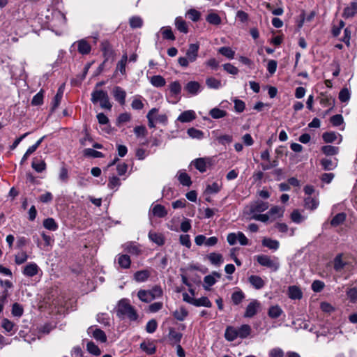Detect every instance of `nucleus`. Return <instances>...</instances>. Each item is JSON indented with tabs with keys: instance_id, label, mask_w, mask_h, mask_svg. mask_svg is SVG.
Segmentation results:
<instances>
[{
	"instance_id": "09e8293b",
	"label": "nucleus",
	"mask_w": 357,
	"mask_h": 357,
	"mask_svg": "<svg viewBox=\"0 0 357 357\" xmlns=\"http://www.w3.org/2000/svg\"><path fill=\"white\" fill-rule=\"evenodd\" d=\"M206 20L211 24L213 25H219L221 23V18L220 17L215 13H209Z\"/></svg>"
},
{
	"instance_id": "de8ad7c7",
	"label": "nucleus",
	"mask_w": 357,
	"mask_h": 357,
	"mask_svg": "<svg viewBox=\"0 0 357 357\" xmlns=\"http://www.w3.org/2000/svg\"><path fill=\"white\" fill-rule=\"evenodd\" d=\"M170 93L174 96H178L181 92V85L178 81H174L169 85Z\"/></svg>"
},
{
	"instance_id": "4c0bfd02",
	"label": "nucleus",
	"mask_w": 357,
	"mask_h": 357,
	"mask_svg": "<svg viewBox=\"0 0 357 357\" xmlns=\"http://www.w3.org/2000/svg\"><path fill=\"white\" fill-rule=\"evenodd\" d=\"M346 214L344 213H339L335 215L331 221V225L333 227L339 226L346 220Z\"/></svg>"
},
{
	"instance_id": "58836bf2",
	"label": "nucleus",
	"mask_w": 357,
	"mask_h": 357,
	"mask_svg": "<svg viewBox=\"0 0 357 357\" xmlns=\"http://www.w3.org/2000/svg\"><path fill=\"white\" fill-rule=\"evenodd\" d=\"M237 332L239 337L245 338L250 335L251 327L248 324H243L237 329Z\"/></svg>"
},
{
	"instance_id": "4468645a",
	"label": "nucleus",
	"mask_w": 357,
	"mask_h": 357,
	"mask_svg": "<svg viewBox=\"0 0 357 357\" xmlns=\"http://www.w3.org/2000/svg\"><path fill=\"white\" fill-rule=\"evenodd\" d=\"M77 50L82 54H88L90 53L91 47L90 44L84 39L79 40L77 42Z\"/></svg>"
},
{
	"instance_id": "9b49d317",
	"label": "nucleus",
	"mask_w": 357,
	"mask_h": 357,
	"mask_svg": "<svg viewBox=\"0 0 357 357\" xmlns=\"http://www.w3.org/2000/svg\"><path fill=\"white\" fill-rule=\"evenodd\" d=\"M357 13V2L354 1L349 6L344 8L342 17L344 18L353 17Z\"/></svg>"
},
{
	"instance_id": "680f3d73",
	"label": "nucleus",
	"mask_w": 357,
	"mask_h": 357,
	"mask_svg": "<svg viewBox=\"0 0 357 357\" xmlns=\"http://www.w3.org/2000/svg\"><path fill=\"white\" fill-rule=\"evenodd\" d=\"M23 312H24V310H23L22 306L20 304L15 303L13 305L12 314L13 316L20 317L23 314Z\"/></svg>"
},
{
	"instance_id": "a19ab883",
	"label": "nucleus",
	"mask_w": 357,
	"mask_h": 357,
	"mask_svg": "<svg viewBox=\"0 0 357 357\" xmlns=\"http://www.w3.org/2000/svg\"><path fill=\"white\" fill-rule=\"evenodd\" d=\"M137 296L142 302L145 303H150L153 300V297L151 296L148 290H139Z\"/></svg>"
},
{
	"instance_id": "bf43d9fd",
	"label": "nucleus",
	"mask_w": 357,
	"mask_h": 357,
	"mask_svg": "<svg viewBox=\"0 0 357 357\" xmlns=\"http://www.w3.org/2000/svg\"><path fill=\"white\" fill-rule=\"evenodd\" d=\"M28 255L22 251L15 256V262L17 265L24 264L28 259Z\"/></svg>"
},
{
	"instance_id": "b1692460",
	"label": "nucleus",
	"mask_w": 357,
	"mask_h": 357,
	"mask_svg": "<svg viewBox=\"0 0 357 357\" xmlns=\"http://www.w3.org/2000/svg\"><path fill=\"white\" fill-rule=\"evenodd\" d=\"M238 337L237 329L232 326L227 327L225 333V337L227 340L231 342L236 340Z\"/></svg>"
},
{
	"instance_id": "cd10ccee",
	"label": "nucleus",
	"mask_w": 357,
	"mask_h": 357,
	"mask_svg": "<svg viewBox=\"0 0 357 357\" xmlns=\"http://www.w3.org/2000/svg\"><path fill=\"white\" fill-rule=\"evenodd\" d=\"M192 164H193L195 167L202 173L206 171V162L204 158L195 159L192 162Z\"/></svg>"
},
{
	"instance_id": "79ce46f5",
	"label": "nucleus",
	"mask_w": 357,
	"mask_h": 357,
	"mask_svg": "<svg viewBox=\"0 0 357 357\" xmlns=\"http://www.w3.org/2000/svg\"><path fill=\"white\" fill-rule=\"evenodd\" d=\"M128 61V56L124 54L121 60L117 63L116 71H120L122 75L126 74V66Z\"/></svg>"
},
{
	"instance_id": "aec40b11",
	"label": "nucleus",
	"mask_w": 357,
	"mask_h": 357,
	"mask_svg": "<svg viewBox=\"0 0 357 357\" xmlns=\"http://www.w3.org/2000/svg\"><path fill=\"white\" fill-rule=\"evenodd\" d=\"M93 337L100 342H105L107 341V336L103 331L100 328L93 329L91 327L89 328V331H92Z\"/></svg>"
},
{
	"instance_id": "f257e3e1",
	"label": "nucleus",
	"mask_w": 357,
	"mask_h": 357,
	"mask_svg": "<svg viewBox=\"0 0 357 357\" xmlns=\"http://www.w3.org/2000/svg\"><path fill=\"white\" fill-rule=\"evenodd\" d=\"M116 315L120 319L127 317L130 321H136L138 314L134 307L129 303L128 299H121L119 301L116 309Z\"/></svg>"
},
{
	"instance_id": "c756f323",
	"label": "nucleus",
	"mask_w": 357,
	"mask_h": 357,
	"mask_svg": "<svg viewBox=\"0 0 357 357\" xmlns=\"http://www.w3.org/2000/svg\"><path fill=\"white\" fill-rule=\"evenodd\" d=\"M342 254H339L334 259L333 267L335 271L337 272L342 271L347 265V263L342 261Z\"/></svg>"
},
{
	"instance_id": "f8f14e48",
	"label": "nucleus",
	"mask_w": 357,
	"mask_h": 357,
	"mask_svg": "<svg viewBox=\"0 0 357 357\" xmlns=\"http://www.w3.org/2000/svg\"><path fill=\"white\" fill-rule=\"evenodd\" d=\"M39 268L35 263H30L25 266L22 271L23 274L28 277H33L38 273Z\"/></svg>"
},
{
	"instance_id": "412c9836",
	"label": "nucleus",
	"mask_w": 357,
	"mask_h": 357,
	"mask_svg": "<svg viewBox=\"0 0 357 357\" xmlns=\"http://www.w3.org/2000/svg\"><path fill=\"white\" fill-rule=\"evenodd\" d=\"M117 262L123 268H128L130 266L131 260L128 255H119L117 256Z\"/></svg>"
},
{
	"instance_id": "c03bdc74",
	"label": "nucleus",
	"mask_w": 357,
	"mask_h": 357,
	"mask_svg": "<svg viewBox=\"0 0 357 357\" xmlns=\"http://www.w3.org/2000/svg\"><path fill=\"white\" fill-rule=\"evenodd\" d=\"M320 104L324 107H331V108H333L335 104V100L331 96L321 93Z\"/></svg>"
},
{
	"instance_id": "338daca9",
	"label": "nucleus",
	"mask_w": 357,
	"mask_h": 357,
	"mask_svg": "<svg viewBox=\"0 0 357 357\" xmlns=\"http://www.w3.org/2000/svg\"><path fill=\"white\" fill-rule=\"evenodd\" d=\"M125 250L132 255H138L140 252L139 248L132 243H127L125 245Z\"/></svg>"
},
{
	"instance_id": "423d86ee",
	"label": "nucleus",
	"mask_w": 357,
	"mask_h": 357,
	"mask_svg": "<svg viewBox=\"0 0 357 357\" xmlns=\"http://www.w3.org/2000/svg\"><path fill=\"white\" fill-rule=\"evenodd\" d=\"M261 307V303L257 300L251 301L246 307L243 317L252 318L257 314Z\"/></svg>"
},
{
	"instance_id": "f03ea898",
	"label": "nucleus",
	"mask_w": 357,
	"mask_h": 357,
	"mask_svg": "<svg viewBox=\"0 0 357 357\" xmlns=\"http://www.w3.org/2000/svg\"><path fill=\"white\" fill-rule=\"evenodd\" d=\"M91 101L93 105L99 103L100 107L104 109L111 110L112 107L107 92L102 89H94L91 93Z\"/></svg>"
},
{
	"instance_id": "ddd939ff",
	"label": "nucleus",
	"mask_w": 357,
	"mask_h": 357,
	"mask_svg": "<svg viewBox=\"0 0 357 357\" xmlns=\"http://www.w3.org/2000/svg\"><path fill=\"white\" fill-rule=\"evenodd\" d=\"M140 348L149 355L155 354L156 351V347L153 341H144L140 344Z\"/></svg>"
},
{
	"instance_id": "c9c22d12",
	"label": "nucleus",
	"mask_w": 357,
	"mask_h": 357,
	"mask_svg": "<svg viewBox=\"0 0 357 357\" xmlns=\"http://www.w3.org/2000/svg\"><path fill=\"white\" fill-rule=\"evenodd\" d=\"M305 207L307 209H316L319 205V201L311 197H307L304 199Z\"/></svg>"
},
{
	"instance_id": "a211bd4d",
	"label": "nucleus",
	"mask_w": 357,
	"mask_h": 357,
	"mask_svg": "<svg viewBox=\"0 0 357 357\" xmlns=\"http://www.w3.org/2000/svg\"><path fill=\"white\" fill-rule=\"evenodd\" d=\"M182 337V333L176 331V330L173 328H169L168 337L172 344H179Z\"/></svg>"
},
{
	"instance_id": "5fc2aeb1",
	"label": "nucleus",
	"mask_w": 357,
	"mask_h": 357,
	"mask_svg": "<svg viewBox=\"0 0 357 357\" xmlns=\"http://www.w3.org/2000/svg\"><path fill=\"white\" fill-rule=\"evenodd\" d=\"M43 91L40 90L32 98L31 105L34 106L41 105L43 103Z\"/></svg>"
},
{
	"instance_id": "052dcab7",
	"label": "nucleus",
	"mask_w": 357,
	"mask_h": 357,
	"mask_svg": "<svg viewBox=\"0 0 357 357\" xmlns=\"http://www.w3.org/2000/svg\"><path fill=\"white\" fill-rule=\"evenodd\" d=\"M323 140L326 143H332L337 139V135L334 132H326L322 135Z\"/></svg>"
},
{
	"instance_id": "bb28decb",
	"label": "nucleus",
	"mask_w": 357,
	"mask_h": 357,
	"mask_svg": "<svg viewBox=\"0 0 357 357\" xmlns=\"http://www.w3.org/2000/svg\"><path fill=\"white\" fill-rule=\"evenodd\" d=\"M1 327L8 333L13 331L12 334L15 333L17 329L15 327V324L6 318L3 319Z\"/></svg>"
},
{
	"instance_id": "774afa93",
	"label": "nucleus",
	"mask_w": 357,
	"mask_h": 357,
	"mask_svg": "<svg viewBox=\"0 0 357 357\" xmlns=\"http://www.w3.org/2000/svg\"><path fill=\"white\" fill-rule=\"evenodd\" d=\"M347 295L351 303H356L357 301V288L353 287L347 291Z\"/></svg>"
},
{
	"instance_id": "8fccbe9b",
	"label": "nucleus",
	"mask_w": 357,
	"mask_h": 357,
	"mask_svg": "<svg viewBox=\"0 0 357 357\" xmlns=\"http://www.w3.org/2000/svg\"><path fill=\"white\" fill-rule=\"evenodd\" d=\"M129 24L132 29L141 28L143 25V20L140 17L133 16L130 18Z\"/></svg>"
},
{
	"instance_id": "dca6fc26",
	"label": "nucleus",
	"mask_w": 357,
	"mask_h": 357,
	"mask_svg": "<svg viewBox=\"0 0 357 357\" xmlns=\"http://www.w3.org/2000/svg\"><path fill=\"white\" fill-rule=\"evenodd\" d=\"M284 207L275 206H273L268 212L271 218L273 219L282 218L284 213Z\"/></svg>"
},
{
	"instance_id": "1a4fd4ad",
	"label": "nucleus",
	"mask_w": 357,
	"mask_h": 357,
	"mask_svg": "<svg viewBox=\"0 0 357 357\" xmlns=\"http://www.w3.org/2000/svg\"><path fill=\"white\" fill-rule=\"evenodd\" d=\"M199 49V46L197 43H192L189 45V48L186 52V56L191 63L195 62L197 60Z\"/></svg>"
},
{
	"instance_id": "3c124183",
	"label": "nucleus",
	"mask_w": 357,
	"mask_h": 357,
	"mask_svg": "<svg viewBox=\"0 0 357 357\" xmlns=\"http://www.w3.org/2000/svg\"><path fill=\"white\" fill-rule=\"evenodd\" d=\"M178 179L181 185L183 186H190L192 184L190 176L185 172H180Z\"/></svg>"
},
{
	"instance_id": "e433bc0d",
	"label": "nucleus",
	"mask_w": 357,
	"mask_h": 357,
	"mask_svg": "<svg viewBox=\"0 0 357 357\" xmlns=\"http://www.w3.org/2000/svg\"><path fill=\"white\" fill-rule=\"evenodd\" d=\"M321 151L326 155H335L339 152V148L331 145H326L321 147Z\"/></svg>"
},
{
	"instance_id": "49530a36",
	"label": "nucleus",
	"mask_w": 357,
	"mask_h": 357,
	"mask_svg": "<svg viewBox=\"0 0 357 357\" xmlns=\"http://www.w3.org/2000/svg\"><path fill=\"white\" fill-rule=\"evenodd\" d=\"M43 226L45 228L50 231H56L58 229V225L55 222L54 219L52 218L45 219L43 221Z\"/></svg>"
},
{
	"instance_id": "f704fd0d",
	"label": "nucleus",
	"mask_w": 357,
	"mask_h": 357,
	"mask_svg": "<svg viewBox=\"0 0 357 357\" xmlns=\"http://www.w3.org/2000/svg\"><path fill=\"white\" fill-rule=\"evenodd\" d=\"M151 84L155 87H162L165 85V79L161 75H154L151 77Z\"/></svg>"
},
{
	"instance_id": "6e6552de",
	"label": "nucleus",
	"mask_w": 357,
	"mask_h": 357,
	"mask_svg": "<svg viewBox=\"0 0 357 357\" xmlns=\"http://www.w3.org/2000/svg\"><path fill=\"white\" fill-rule=\"evenodd\" d=\"M184 89L191 96H196L202 90V86L198 82L190 81L184 86Z\"/></svg>"
},
{
	"instance_id": "864d4df0",
	"label": "nucleus",
	"mask_w": 357,
	"mask_h": 357,
	"mask_svg": "<svg viewBox=\"0 0 357 357\" xmlns=\"http://www.w3.org/2000/svg\"><path fill=\"white\" fill-rule=\"evenodd\" d=\"M218 52L228 59H233L235 52L229 47H222L218 50Z\"/></svg>"
},
{
	"instance_id": "0e129e2a",
	"label": "nucleus",
	"mask_w": 357,
	"mask_h": 357,
	"mask_svg": "<svg viewBox=\"0 0 357 357\" xmlns=\"http://www.w3.org/2000/svg\"><path fill=\"white\" fill-rule=\"evenodd\" d=\"M216 140L219 144L222 145H225L226 144H229L232 142L233 137L229 135H222L216 137Z\"/></svg>"
},
{
	"instance_id": "6ab92c4d",
	"label": "nucleus",
	"mask_w": 357,
	"mask_h": 357,
	"mask_svg": "<svg viewBox=\"0 0 357 357\" xmlns=\"http://www.w3.org/2000/svg\"><path fill=\"white\" fill-rule=\"evenodd\" d=\"M207 258L215 266H219L223 262L222 255L219 253L211 252L207 255Z\"/></svg>"
},
{
	"instance_id": "603ef678",
	"label": "nucleus",
	"mask_w": 357,
	"mask_h": 357,
	"mask_svg": "<svg viewBox=\"0 0 357 357\" xmlns=\"http://www.w3.org/2000/svg\"><path fill=\"white\" fill-rule=\"evenodd\" d=\"M227 112L219 108L215 107L210 110L209 114L213 119H218L226 116Z\"/></svg>"
},
{
	"instance_id": "13d9d810",
	"label": "nucleus",
	"mask_w": 357,
	"mask_h": 357,
	"mask_svg": "<svg viewBox=\"0 0 357 357\" xmlns=\"http://www.w3.org/2000/svg\"><path fill=\"white\" fill-rule=\"evenodd\" d=\"M86 348L88 351L91 354L99 356L101 354L100 349L93 342H88L86 344Z\"/></svg>"
},
{
	"instance_id": "7ed1b4c3",
	"label": "nucleus",
	"mask_w": 357,
	"mask_h": 357,
	"mask_svg": "<svg viewBox=\"0 0 357 357\" xmlns=\"http://www.w3.org/2000/svg\"><path fill=\"white\" fill-rule=\"evenodd\" d=\"M256 260L261 266L266 267L274 272L277 271L280 268L279 259L275 256L259 255L256 256Z\"/></svg>"
},
{
	"instance_id": "f3484780",
	"label": "nucleus",
	"mask_w": 357,
	"mask_h": 357,
	"mask_svg": "<svg viewBox=\"0 0 357 357\" xmlns=\"http://www.w3.org/2000/svg\"><path fill=\"white\" fill-rule=\"evenodd\" d=\"M248 280L250 283L256 289H260L265 285L263 279L258 275H251L249 277Z\"/></svg>"
},
{
	"instance_id": "c85d7f7f",
	"label": "nucleus",
	"mask_w": 357,
	"mask_h": 357,
	"mask_svg": "<svg viewBox=\"0 0 357 357\" xmlns=\"http://www.w3.org/2000/svg\"><path fill=\"white\" fill-rule=\"evenodd\" d=\"M320 164L326 171L333 170L337 167V162L328 158H322L320 161Z\"/></svg>"
},
{
	"instance_id": "37998d69",
	"label": "nucleus",
	"mask_w": 357,
	"mask_h": 357,
	"mask_svg": "<svg viewBox=\"0 0 357 357\" xmlns=\"http://www.w3.org/2000/svg\"><path fill=\"white\" fill-rule=\"evenodd\" d=\"M206 84L208 88L214 89H218L222 86L221 81L213 77H208L206 79Z\"/></svg>"
},
{
	"instance_id": "0eeeda50",
	"label": "nucleus",
	"mask_w": 357,
	"mask_h": 357,
	"mask_svg": "<svg viewBox=\"0 0 357 357\" xmlns=\"http://www.w3.org/2000/svg\"><path fill=\"white\" fill-rule=\"evenodd\" d=\"M113 96L116 101L121 105H124L126 103V92L121 87L116 86H114L112 91Z\"/></svg>"
},
{
	"instance_id": "72a5a7b5",
	"label": "nucleus",
	"mask_w": 357,
	"mask_h": 357,
	"mask_svg": "<svg viewBox=\"0 0 357 357\" xmlns=\"http://www.w3.org/2000/svg\"><path fill=\"white\" fill-rule=\"evenodd\" d=\"M231 301L234 305H239L245 298V294L241 290H238L232 293Z\"/></svg>"
},
{
	"instance_id": "69168bd1",
	"label": "nucleus",
	"mask_w": 357,
	"mask_h": 357,
	"mask_svg": "<svg viewBox=\"0 0 357 357\" xmlns=\"http://www.w3.org/2000/svg\"><path fill=\"white\" fill-rule=\"evenodd\" d=\"M350 93L347 88H343L339 93V99L342 102H346L350 99Z\"/></svg>"
},
{
	"instance_id": "e2e57ef3",
	"label": "nucleus",
	"mask_w": 357,
	"mask_h": 357,
	"mask_svg": "<svg viewBox=\"0 0 357 357\" xmlns=\"http://www.w3.org/2000/svg\"><path fill=\"white\" fill-rule=\"evenodd\" d=\"M120 185L121 181L117 176H113L109 178L107 186L109 189H114L119 188Z\"/></svg>"
},
{
	"instance_id": "6e6d98bb",
	"label": "nucleus",
	"mask_w": 357,
	"mask_h": 357,
	"mask_svg": "<svg viewBox=\"0 0 357 357\" xmlns=\"http://www.w3.org/2000/svg\"><path fill=\"white\" fill-rule=\"evenodd\" d=\"M187 133L190 137L196 139H202L204 135V133L202 130L195 128H190L188 129Z\"/></svg>"
},
{
	"instance_id": "9d476101",
	"label": "nucleus",
	"mask_w": 357,
	"mask_h": 357,
	"mask_svg": "<svg viewBox=\"0 0 357 357\" xmlns=\"http://www.w3.org/2000/svg\"><path fill=\"white\" fill-rule=\"evenodd\" d=\"M196 118V114L193 110H187L182 112L178 117L177 121L182 123H188L193 121Z\"/></svg>"
},
{
	"instance_id": "a878e982",
	"label": "nucleus",
	"mask_w": 357,
	"mask_h": 357,
	"mask_svg": "<svg viewBox=\"0 0 357 357\" xmlns=\"http://www.w3.org/2000/svg\"><path fill=\"white\" fill-rule=\"evenodd\" d=\"M152 213L158 218H164L167 215L165 207L161 204H156L153 207Z\"/></svg>"
},
{
	"instance_id": "39448f33",
	"label": "nucleus",
	"mask_w": 357,
	"mask_h": 357,
	"mask_svg": "<svg viewBox=\"0 0 357 357\" xmlns=\"http://www.w3.org/2000/svg\"><path fill=\"white\" fill-rule=\"evenodd\" d=\"M100 49L105 58L104 60L107 62L110 61L112 63L116 54L111 44L107 40H104L100 44Z\"/></svg>"
},
{
	"instance_id": "7c9ffc66",
	"label": "nucleus",
	"mask_w": 357,
	"mask_h": 357,
	"mask_svg": "<svg viewBox=\"0 0 357 357\" xmlns=\"http://www.w3.org/2000/svg\"><path fill=\"white\" fill-rule=\"evenodd\" d=\"M150 277V272L148 270L137 271L134 274V278L137 282H144Z\"/></svg>"
},
{
	"instance_id": "20e7f679",
	"label": "nucleus",
	"mask_w": 357,
	"mask_h": 357,
	"mask_svg": "<svg viewBox=\"0 0 357 357\" xmlns=\"http://www.w3.org/2000/svg\"><path fill=\"white\" fill-rule=\"evenodd\" d=\"M269 204L268 202H265L261 200H258L253 203H251L248 207V214L251 215H255L266 211L268 208Z\"/></svg>"
},
{
	"instance_id": "2eb2a0df",
	"label": "nucleus",
	"mask_w": 357,
	"mask_h": 357,
	"mask_svg": "<svg viewBox=\"0 0 357 357\" xmlns=\"http://www.w3.org/2000/svg\"><path fill=\"white\" fill-rule=\"evenodd\" d=\"M149 239L157 244L158 245H162L165 244V237L163 234L154 231H149Z\"/></svg>"
},
{
	"instance_id": "4d7b16f0",
	"label": "nucleus",
	"mask_w": 357,
	"mask_h": 357,
	"mask_svg": "<svg viewBox=\"0 0 357 357\" xmlns=\"http://www.w3.org/2000/svg\"><path fill=\"white\" fill-rule=\"evenodd\" d=\"M63 90L61 89V87H60L59 89H58V91L56 93V94L55 95L54 98V100H53V102H52V110H54L60 104L61 102V100L62 99V97H63Z\"/></svg>"
},
{
	"instance_id": "a18cd8bd",
	"label": "nucleus",
	"mask_w": 357,
	"mask_h": 357,
	"mask_svg": "<svg viewBox=\"0 0 357 357\" xmlns=\"http://www.w3.org/2000/svg\"><path fill=\"white\" fill-rule=\"evenodd\" d=\"M173 315L177 320L183 321L188 315V312L185 308L181 307L179 310H175Z\"/></svg>"
},
{
	"instance_id": "2f4dec72",
	"label": "nucleus",
	"mask_w": 357,
	"mask_h": 357,
	"mask_svg": "<svg viewBox=\"0 0 357 357\" xmlns=\"http://www.w3.org/2000/svg\"><path fill=\"white\" fill-rule=\"evenodd\" d=\"M175 26L180 32L183 33H187L188 32V27L186 22L181 17L176 18Z\"/></svg>"
},
{
	"instance_id": "4be33fe9",
	"label": "nucleus",
	"mask_w": 357,
	"mask_h": 357,
	"mask_svg": "<svg viewBox=\"0 0 357 357\" xmlns=\"http://www.w3.org/2000/svg\"><path fill=\"white\" fill-rule=\"evenodd\" d=\"M261 243L263 246L273 250H277L280 245L278 241L270 238H264Z\"/></svg>"
},
{
	"instance_id": "393cba45",
	"label": "nucleus",
	"mask_w": 357,
	"mask_h": 357,
	"mask_svg": "<svg viewBox=\"0 0 357 357\" xmlns=\"http://www.w3.org/2000/svg\"><path fill=\"white\" fill-rule=\"evenodd\" d=\"M289 297L291 299H301L303 293L299 287L296 286H290L288 290Z\"/></svg>"
},
{
	"instance_id": "5701e85b",
	"label": "nucleus",
	"mask_w": 357,
	"mask_h": 357,
	"mask_svg": "<svg viewBox=\"0 0 357 357\" xmlns=\"http://www.w3.org/2000/svg\"><path fill=\"white\" fill-rule=\"evenodd\" d=\"M282 313L283 310L278 305L270 307L268 311V315L271 319H277L280 317Z\"/></svg>"
},
{
	"instance_id": "473e14b6",
	"label": "nucleus",
	"mask_w": 357,
	"mask_h": 357,
	"mask_svg": "<svg viewBox=\"0 0 357 357\" xmlns=\"http://www.w3.org/2000/svg\"><path fill=\"white\" fill-rule=\"evenodd\" d=\"M194 301L193 305H195L196 307L204 306V307H211L212 306L211 302L206 296H202L197 299L195 298V301Z\"/></svg>"
},
{
	"instance_id": "ea45409f",
	"label": "nucleus",
	"mask_w": 357,
	"mask_h": 357,
	"mask_svg": "<svg viewBox=\"0 0 357 357\" xmlns=\"http://www.w3.org/2000/svg\"><path fill=\"white\" fill-rule=\"evenodd\" d=\"M83 154L85 157H91L93 158H103L104 154L100 151H96L93 149H85L83 151Z\"/></svg>"
}]
</instances>
